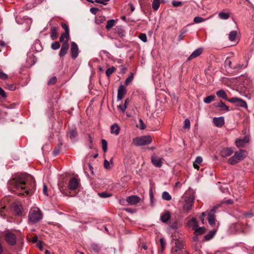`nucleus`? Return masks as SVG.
Masks as SVG:
<instances>
[{"mask_svg": "<svg viewBox=\"0 0 254 254\" xmlns=\"http://www.w3.org/2000/svg\"><path fill=\"white\" fill-rule=\"evenodd\" d=\"M10 185L16 189L15 192L19 195H23L24 193L29 194V191L25 187V181L22 178H14L10 181Z\"/></svg>", "mask_w": 254, "mask_h": 254, "instance_id": "obj_1", "label": "nucleus"}, {"mask_svg": "<svg viewBox=\"0 0 254 254\" xmlns=\"http://www.w3.org/2000/svg\"><path fill=\"white\" fill-rule=\"evenodd\" d=\"M247 155L245 150H240L235 152L234 155L228 160V163L231 165H235L243 160Z\"/></svg>", "mask_w": 254, "mask_h": 254, "instance_id": "obj_2", "label": "nucleus"}, {"mask_svg": "<svg viewBox=\"0 0 254 254\" xmlns=\"http://www.w3.org/2000/svg\"><path fill=\"white\" fill-rule=\"evenodd\" d=\"M42 213L38 208H35L30 210L28 214V220L31 224L39 222L42 218Z\"/></svg>", "mask_w": 254, "mask_h": 254, "instance_id": "obj_3", "label": "nucleus"}, {"mask_svg": "<svg viewBox=\"0 0 254 254\" xmlns=\"http://www.w3.org/2000/svg\"><path fill=\"white\" fill-rule=\"evenodd\" d=\"M152 141V138L150 135H144L137 137L133 139V143L136 146L146 145L150 144Z\"/></svg>", "mask_w": 254, "mask_h": 254, "instance_id": "obj_4", "label": "nucleus"}, {"mask_svg": "<svg viewBox=\"0 0 254 254\" xmlns=\"http://www.w3.org/2000/svg\"><path fill=\"white\" fill-rule=\"evenodd\" d=\"M183 198L184 199L183 209L189 211L193 205V200L194 199V196L192 195L186 193L183 196Z\"/></svg>", "mask_w": 254, "mask_h": 254, "instance_id": "obj_5", "label": "nucleus"}, {"mask_svg": "<svg viewBox=\"0 0 254 254\" xmlns=\"http://www.w3.org/2000/svg\"><path fill=\"white\" fill-rule=\"evenodd\" d=\"M228 101L232 104H234L235 105L243 107L245 109L248 108V105L245 101L242 100L241 99L238 98L237 97H233L228 100Z\"/></svg>", "mask_w": 254, "mask_h": 254, "instance_id": "obj_6", "label": "nucleus"}, {"mask_svg": "<svg viewBox=\"0 0 254 254\" xmlns=\"http://www.w3.org/2000/svg\"><path fill=\"white\" fill-rule=\"evenodd\" d=\"M163 160V158L159 157L155 154L151 156V162L156 167L160 168L162 165Z\"/></svg>", "mask_w": 254, "mask_h": 254, "instance_id": "obj_7", "label": "nucleus"}, {"mask_svg": "<svg viewBox=\"0 0 254 254\" xmlns=\"http://www.w3.org/2000/svg\"><path fill=\"white\" fill-rule=\"evenodd\" d=\"M5 239L9 245L13 246L16 244V237L13 233H7L5 235Z\"/></svg>", "mask_w": 254, "mask_h": 254, "instance_id": "obj_8", "label": "nucleus"}, {"mask_svg": "<svg viewBox=\"0 0 254 254\" xmlns=\"http://www.w3.org/2000/svg\"><path fill=\"white\" fill-rule=\"evenodd\" d=\"M219 206H215L211 209V210L209 212L208 215V221L209 223L211 225H213L215 224V216L214 214L215 213V210Z\"/></svg>", "mask_w": 254, "mask_h": 254, "instance_id": "obj_9", "label": "nucleus"}, {"mask_svg": "<svg viewBox=\"0 0 254 254\" xmlns=\"http://www.w3.org/2000/svg\"><path fill=\"white\" fill-rule=\"evenodd\" d=\"M70 52L71 57L73 59H76L78 55V47L77 45L74 42L71 43Z\"/></svg>", "mask_w": 254, "mask_h": 254, "instance_id": "obj_10", "label": "nucleus"}, {"mask_svg": "<svg viewBox=\"0 0 254 254\" xmlns=\"http://www.w3.org/2000/svg\"><path fill=\"white\" fill-rule=\"evenodd\" d=\"M78 186L79 182L76 179L72 178L70 179L68 185L69 190H75L78 187Z\"/></svg>", "mask_w": 254, "mask_h": 254, "instance_id": "obj_11", "label": "nucleus"}, {"mask_svg": "<svg viewBox=\"0 0 254 254\" xmlns=\"http://www.w3.org/2000/svg\"><path fill=\"white\" fill-rule=\"evenodd\" d=\"M126 200L130 205H135L139 202L140 198L137 195H131L127 197Z\"/></svg>", "mask_w": 254, "mask_h": 254, "instance_id": "obj_12", "label": "nucleus"}, {"mask_svg": "<svg viewBox=\"0 0 254 254\" xmlns=\"http://www.w3.org/2000/svg\"><path fill=\"white\" fill-rule=\"evenodd\" d=\"M69 49V44L67 42H64L62 44L60 51L59 52V56L60 57H64L66 54Z\"/></svg>", "mask_w": 254, "mask_h": 254, "instance_id": "obj_13", "label": "nucleus"}, {"mask_svg": "<svg viewBox=\"0 0 254 254\" xmlns=\"http://www.w3.org/2000/svg\"><path fill=\"white\" fill-rule=\"evenodd\" d=\"M249 141V138L248 136L244 137V138H237L235 141L236 145L238 147H243L245 144Z\"/></svg>", "mask_w": 254, "mask_h": 254, "instance_id": "obj_14", "label": "nucleus"}, {"mask_svg": "<svg viewBox=\"0 0 254 254\" xmlns=\"http://www.w3.org/2000/svg\"><path fill=\"white\" fill-rule=\"evenodd\" d=\"M213 122L216 127H221L224 124V118L223 117H215L213 119Z\"/></svg>", "mask_w": 254, "mask_h": 254, "instance_id": "obj_15", "label": "nucleus"}, {"mask_svg": "<svg viewBox=\"0 0 254 254\" xmlns=\"http://www.w3.org/2000/svg\"><path fill=\"white\" fill-rule=\"evenodd\" d=\"M233 152V150L232 148H223L220 152V155L222 157H227L228 156H230L232 154Z\"/></svg>", "mask_w": 254, "mask_h": 254, "instance_id": "obj_16", "label": "nucleus"}, {"mask_svg": "<svg viewBox=\"0 0 254 254\" xmlns=\"http://www.w3.org/2000/svg\"><path fill=\"white\" fill-rule=\"evenodd\" d=\"M126 93V91L123 85H121L119 86L118 90V95H117V99L118 100H122L124 97Z\"/></svg>", "mask_w": 254, "mask_h": 254, "instance_id": "obj_17", "label": "nucleus"}, {"mask_svg": "<svg viewBox=\"0 0 254 254\" xmlns=\"http://www.w3.org/2000/svg\"><path fill=\"white\" fill-rule=\"evenodd\" d=\"M202 52V49L198 48L196 49L188 58V61H190L197 57H198Z\"/></svg>", "mask_w": 254, "mask_h": 254, "instance_id": "obj_18", "label": "nucleus"}, {"mask_svg": "<svg viewBox=\"0 0 254 254\" xmlns=\"http://www.w3.org/2000/svg\"><path fill=\"white\" fill-rule=\"evenodd\" d=\"M216 107L220 108L221 110L228 112L229 111V107L222 101H220L214 104Z\"/></svg>", "mask_w": 254, "mask_h": 254, "instance_id": "obj_19", "label": "nucleus"}, {"mask_svg": "<svg viewBox=\"0 0 254 254\" xmlns=\"http://www.w3.org/2000/svg\"><path fill=\"white\" fill-rule=\"evenodd\" d=\"M120 128L117 124H114L111 126V133L117 135L119 134Z\"/></svg>", "mask_w": 254, "mask_h": 254, "instance_id": "obj_20", "label": "nucleus"}, {"mask_svg": "<svg viewBox=\"0 0 254 254\" xmlns=\"http://www.w3.org/2000/svg\"><path fill=\"white\" fill-rule=\"evenodd\" d=\"M188 225L191 227L193 230L198 226L196 219L195 218H192L189 220L188 222Z\"/></svg>", "mask_w": 254, "mask_h": 254, "instance_id": "obj_21", "label": "nucleus"}, {"mask_svg": "<svg viewBox=\"0 0 254 254\" xmlns=\"http://www.w3.org/2000/svg\"><path fill=\"white\" fill-rule=\"evenodd\" d=\"M216 95L218 97L221 98L222 99H223L226 100L228 101V100L229 99L227 98V96L224 90H218V91L216 92Z\"/></svg>", "mask_w": 254, "mask_h": 254, "instance_id": "obj_22", "label": "nucleus"}, {"mask_svg": "<svg viewBox=\"0 0 254 254\" xmlns=\"http://www.w3.org/2000/svg\"><path fill=\"white\" fill-rule=\"evenodd\" d=\"M171 215L169 212H166L161 215L160 219L163 223H166L170 218Z\"/></svg>", "mask_w": 254, "mask_h": 254, "instance_id": "obj_23", "label": "nucleus"}, {"mask_svg": "<svg viewBox=\"0 0 254 254\" xmlns=\"http://www.w3.org/2000/svg\"><path fill=\"white\" fill-rule=\"evenodd\" d=\"M69 39V33H68L67 35H66V32H65L64 33L62 34V35L60 37V41L61 42L64 43V42H67Z\"/></svg>", "mask_w": 254, "mask_h": 254, "instance_id": "obj_24", "label": "nucleus"}, {"mask_svg": "<svg viewBox=\"0 0 254 254\" xmlns=\"http://www.w3.org/2000/svg\"><path fill=\"white\" fill-rule=\"evenodd\" d=\"M175 251H178L183 248V243L179 240H175Z\"/></svg>", "mask_w": 254, "mask_h": 254, "instance_id": "obj_25", "label": "nucleus"}, {"mask_svg": "<svg viewBox=\"0 0 254 254\" xmlns=\"http://www.w3.org/2000/svg\"><path fill=\"white\" fill-rule=\"evenodd\" d=\"M205 232V229L203 227H199L198 226L194 230V235H199L203 234Z\"/></svg>", "mask_w": 254, "mask_h": 254, "instance_id": "obj_26", "label": "nucleus"}, {"mask_svg": "<svg viewBox=\"0 0 254 254\" xmlns=\"http://www.w3.org/2000/svg\"><path fill=\"white\" fill-rule=\"evenodd\" d=\"M68 136L71 140H73L77 136L76 131L74 129H70L68 133Z\"/></svg>", "mask_w": 254, "mask_h": 254, "instance_id": "obj_27", "label": "nucleus"}, {"mask_svg": "<svg viewBox=\"0 0 254 254\" xmlns=\"http://www.w3.org/2000/svg\"><path fill=\"white\" fill-rule=\"evenodd\" d=\"M218 16L222 19L226 20L228 19L230 17V13L220 12L218 13Z\"/></svg>", "mask_w": 254, "mask_h": 254, "instance_id": "obj_28", "label": "nucleus"}, {"mask_svg": "<svg viewBox=\"0 0 254 254\" xmlns=\"http://www.w3.org/2000/svg\"><path fill=\"white\" fill-rule=\"evenodd\" d=\"M98 195L101 198H107V197H109L111 196H112V194L110 193V192H107V191H103V192H99L98 193Z\"/></svg>", "mask_w": 254, "mask_h": 254, "instance_id": "obj_29", "label": "nucleus"}, {"mask_svg": "<svg viewBox=\"0 0 254 254\" xmlns=\"http://www.w3.org/2000/svg\"><path fill=\"white\" fill-rule=\"evenodd\" d=\"M57 37V30L56 27H53L51 29V37L52 40H55Z\"/></svg>", "mask_w": 254, "mask_h": 254, "instance_id": "obj_30", "label": "nucleus"}, {"mask_svg": "<svg viewBox=\"0 0 254 254\" xmlns=\"http://www.w3.org/2000/svg\"><path fill=\"white\" fill-rule=\"evenodd\" d=\"M162 197L163 199L168 201L172 199L171 196L167 191H164L162 193Z\"/></svg>", "mask_w": 254, "mask_h": 254, "instance_id": "obj_31", "label": "nucleus"}, {"mask_svg": "<svg viewBox=\"0 0 254 254\" xmlns=\"http://www.w3.org/2000/svg\"><path fill=\"white\" fill-rule=\"evenodd\" d=\"M237 34V32L236 31L234 30L231 31L229 35V39L231 41H234L235 39Z\"/></svg>", "mask_w": 254, "mask_h": 254, "instance_id": "obj_32", "label": "nucleus"}, {"mask_svg": "<svg viewBox=\"0 0 254 254\" xmlns=\"http://www.w3.org/2000/svg\"><path fill=\"white\" fill-rule=\"evenodd\" d=\"M215 96L214 95H210L206 98H205L203 100L204 103L206 104H209L211 103L212 101L214 100Z\"/></svg>", "mask_w": 254, "mask_h": 254, "instance_id": "obj_33", "label": "nucleus"}, {"mask_svg": "<svg viewBox=\"0 0 254 254\" xmlns=\"http://www.w3.org/2000/svg\"><path fill=\"white\" fill-rule=\"evenodd\" d=\"M160 6V0H153L152 8L154 10H157Z\"/></svg>", "mask_w": 254, "mask_h": 254, "instance_id": "obj_34", "label": "nucleus"}, {"mask_svg": "<svg viewBox=\"0 0 254 254\" xmlns=\"http://www.w3.org/2000/svg\"><path fill=\"white\" fill-rule=\"evenodd\" d=\"M14 211L16 213L17 215H20L22 213V208L21 207L17 204H15L14 206Z\"/></svg>", "mask_w": 254, "mask_h": 254, "instance_id": "obj_35", "label": "nucleus"}, {"mask_svg": "<svg viewBox=\"0 0 254 254\" xmlns=\"http://www.w3.org/2000/svg\"><path fill=\"white\" fill-rule=\"evenodd\" d=\"M116 70V68L114 66H112L110 68H108L106 71V74L108 77L110 76V75Z\"/></svg>", "mask_w": 254, "mask_h": 254, "instance_id": "obj_36", "label": "nucleus"}, {"mask_svg": "<svg viewBox=\"0 0 254 254\" xmlns=\"http://www.w3.org/2000/svg\"><path fill=\"white\" fill-rule=\"evenodd\" d=\"M115 24V20L113 19L109 20L107 21V25L106 26V28L108 30L110 29Z\"/></svg>", "mask_w": 254, "mask_h": 254, "instance_id": "obj_37", "label": "nucleus"}, {"mask_svg": "<svg viewBox=\"0 0 254 254\" xmlns=\"http://www.w3.org/2000/svg\"><path fill=\"white\" fill-rule=\"evenodd\" d=\"M110 163L113 164L112 159L110 160L109 162L108 160H105L104 161V166L106 169H110L111 168Z\"/></svg>", "mask_w": 254, "mask_h": 254, "instance_id": "obj_38", "label": "nucleus"}, {"mask_svg": "<svg viewBox=\"0 0 254 254\" xmlns=\"http://www.w3.org/2000/svg\"><path fill=\"white\" fill-rule=\"evenodd\" d=\"M60 44L58 42H53L51 44V48L54 50H58L60 48Z\"/></svg>", "mask_w": 254, "mask_h": 254, "instance_id": "obj_39", "label": "nucleus"}, {"mask_svg": "<svg viewBox=\"0 0 254 254\" xmlns=\"http://www.w3.org/2000/svg\"><path fill=\"white\" fill-rule=\"evenodd\" d=\"M206 19L203 18L201 17L196 16L193 18V22L196 23H199L204 21Z\"/></svg>", "mask_w": 254, "mask_h": 254, "instance_id": "obj_40", "label": "nucleus"}, {"mask_svg": "<svg viewBox=\"0 0 254 254\" xmlns=\"http://www.w3.org/2000/svg\"><path fill=\"white\" fill-rule=\"evenodd\" d=\"M102 149L104 152L107 151V142L105 139H102Z\"/></svg>", "mask_w": 254, "mask_h": 254, "instance_id": "obj_41", "label": "nucleus"}, {"mask_svg": "<svg viewBox=\"0 0 254 254\" xmlns=\"http://www.w3.org/2000/svg\"><path fill=\"white\" fill-rule=\"evenodd\" d=\"M183 127L185 129L190 128V121L189 119H187L185 120Z\"/></svg>", "mask_w": 254, "mask_h": 254, "instance_id": "obj_42", "label": "nucleus"}, {"mask_svg": "<svg viewBox=\"0 0 254 254\" xmlns=\"http://www.w3.org/2000/svg\"><path fill=\"white\" fill-rule=\"evenodd\" d=\"M136 127L141 129H144L146 127V126L144 125L143 121L141 119L139 120V124L136 126Z\"/></svg>", "mask_w": 254, "mask_h": 254, "instance_id": "obj_43", "label": "nucleus"}, {"mask_svg": "<svg viewBox=\"0 0 254 254\" xmlns=\"http://www.w3.org/2000/svg\"><path fill=\"white\" fill-rule=\"evenodd\" d=\"M139 38L143 42H146L147 40L146 35L144 33L140 34L139 35Z\"/></svg>", "mask_w": 254, "mask_h": 254, "instance_id": "obj_44", "label": "nucleus"}, {"mask_svg": "<svg viewBox=\"0 0 254 254\" xmlns=\"http://www.w3.org/2000/svg\"><path fill=\"white\" fill-rule=\"evenodd\" d=\"M133 78V74L131 73V75L126 79V81H125L126 84L127 85L129 84L130 83H131L132 82Z\"/></svg>", "mask_w": 254, "mask_h": 254, "instance_id": "obj_45", "label": "nucleus"}, {"mask_svg": "<svg viewBox=\"0 0 254 254\" xmlns=\"http://www.w3.org/2000/svg\"><path fill=\"white\" fill-rule=\"evenodd\" d=\"M57 81V77L56 76L52 77L48 81V84H54Z\"/></svg>", "mask_w": 254, "mask_h": 254, "instance_id": "obj_46", "label": "nucleus"}, {"mask_svg": "<svg viewBox=\"0 0 254 254\" xmlns=\"http://www.w3.org/2000/svg\"><path fill=\"white\" fill-rule=\"evenodd\" d=\"M62 27L65 30V32H66V35H67L68 33H69L68 25L65 23H62Z\"/></svg>", "mask_w": 254, "mask_h": 254, "instance_id": "obj_47", "label": "nucleus"}, {"mask_svg": "<svg viewBox=\"0 0 254 254\" xmlns=\"http://www.w3.org/2000/svg\"><path fill=\"white\" fill-rule=\"evenodd\" d=\"M172 4L174 7H178L182 4V2L180 1H173Z\"/></svg>", "mask_w": 254, "mask_h": 254, "instance_id": "obj_48", "label": "nucleus"}, {"mask_svg": "<svg viewBox=\"0 0 254 254\" xmlns=\"http://www.w3.org/2000/svg\"><path fill=\"white\" fill-rule=\"evenodd\" d=\"M118 108L123 113H124L127 109L126 105H120L118 106Z\"/></svg>", "mask_w": 254, "mask_h": 254, "instance_id": "obj_49", "label": "nucleus"}, {"mask_svg": "<svg viewBox=\"0 0 254 254\" xmlns=\"http://www.w3.org/2000/svg\"><path fill=\"white\" fill-rule=\"evenodd\" d=\"M59 189L60 191L64 194L66 195H68V194L67 192L65 191V188H64V187L61 185H59Z\"/></svg>", "mask_w": 254, "mask_h": 254, "instance_id": "obj_50", "label": "nucleus"}, {"mask_svg": "<svg viewBox=\"0 0 254 254\" xmlns=\"http://www.w3.org/2000/svg\"><path fill=\"white\" fill-rule=\"evenodd\" d=\"M92 248L94 251L97 252H99L100 250V247L97 244H93L92 245Z\"/></svg>", "mask_w": 254, "mask_h": 254, "instance_id": "obj_51", "label": "nucleus"}, {"mask_svg": "<svg viewBox=\"0 0 254 254\" xmlns=\"http://www.w3.org/2000/svg\"><path fill=\"white\" fill-rule=\"evenodd\" d=\"M99 11V9L96 7H92L90 9V11L94 14H96Z\"/></svg>", "mask_w": 254, "mask_h": 254, "instance_id": "obj_52", "label": "nucleus"}, {"mask_svg": "<svg viewBox=\"0 0 254 254\" xmlns=\"http://www.w3.org/2000/svg\"><path fill=\"white\" fill-rule=\"evenodd\" d=\"M214 234H215V232H211V233L209 234L208 235L205 236L204 238L206 240H209L213 237Z\"/></svg>", "mask_w": 254, "mask_h": 254, "instance_id": "obj_53", "label": "nucleus"}, {"mask_svg": "<svg viewBox=\"0 0 254 254\" xmlns=\"http://www.w3.org/2000/svg\"><path fill=\"white\" fill-rule=\"evenodd\" d=\"M202 161V158L200 156H197L195 160L194 163L200 164Z\"/></svg>", "mask_w": 254, "mask_h": 254, "instance_id": "obj_54", "label": "nucleus"}, {"mask_svg": "<svg viewBox=\"0 0 254 254\" xmlns=\"http://www.w3.org/2000/svg\"><path fill=\"white\" fill-rule=\"evenodd\" d=\"M7 77L8 76L7 74L0 71V78L2 79H6V78H7Z\"/></svg>", "mask_w": 254, "mask_h": 254, "instance_id": "obj_55", "label": "nucleus"}, {"mask_svg": "<svg viewBox=\"0 0 254 254\" xmlns=\"http://www.w3.org/2000/svg\"><path fill=\"white\" fill-rule=\"evenodd\" d=\"M43 193L46 196H48V188L46 186V185H43Z\"/></svg>", "mask_w": 254, "mask_h": 254, "instance_id": "obj_56", "label": "nucleus"}, {"mask_svg": "<svg viewBox=\"0 0 254 254\" xmlns=\"http://www.w3.org/2000/svg\"><path fill=\"white\" fill-rule=\"evenodd\" d=\"M247 66V64H246V65H244V64H238V65H237L235 67H234V69H236V68H244L245 67H246Z\"/></svg>", "mask_w": 254, "mask_h": 254, "instance_id": "obj_57", "label": "nucleus"}, {"mask_svg": "<svg viewBox=\"0 0 254 254\" xmlns=\"http://www.w3.org/2000/svg\"><path fill=\"white\" fill-rule=\"evenodd\" d=\"M170 227L172 229H176L178 227V224L176 222H173L170 224Z\"/></svg>", "mask_w": 254, "mask_h": 254, "instance_id": "obj_58", "label": "nucleus"}, {"mask_svg": "<svg viewBox=\"0 0 254 254\" xmlns=\"http://www.w3.org/2000/svg\"><path fill=\"white\" fill-rule=\"evenodd\" d=\"M225 64L228 65L229 67H230V68H232V67H231L232 62L229 58L226 59V60L225 61Z\"/></svg>", "mask_w": 254, "mask_h": 254, "instance_id": "obj_59", "label": "nucleus"}, {"mask_svg": "<svg viewBox=\"0 0 254 254\" xmlns=\"http://www.w3.org/2000/svg\"><path fill=\"white\" fill-rule=\"evenodd\" d=\"M160 244H161V247H162V251H163V249L165 248V241H164V239L163 238H161L160 239Z\"/></svg>", "mask_w": 254, "mask_h": 254, "instance_id": "obj_60", "label": "nucleus"}, {"mask_svg": "<svg viewBox=\"0 0 254 254\" xmlns=\"http://www.w3.org/2000/svg\"><path fill=\"white\" fill-rule=\"evenodd\" d=\"M109 0H96V2L105 5L106 4L107 2Z\"/></svg>", "mask_w": 254, "mask_h": 254, "instance_id": "obj_61", "label": "nucleus"}, {"mask_svg": "<svg viewBox=\"0 0 254 254\" xmlns=\"http://www.w3.org/2000/svg\"><path fill=\"white\" fill-rule=\"evenodd\" d=\"M0 95L2 97H6V94H5V93L4 91L1 87H0Z\"/></svg>", "mask_w": 254, "mask_h": 254, "instance_id": "obj_62", "label": "nucleus"}, {"mask_svg": "<svg viewBox=\"0 0 254 254\" xmlns=\"http://www.w3.org/2000/svg\"><path fill=\"white\" fill-rule=\"evenodd\" d=\"M149 196H150V198L151 202L153 203V199L154 197H153V192H152V190H149Z\"/></svg>", "mask_w": 254, "mask_h": 254, "instance_id": "obj_63", "label": "nucleus"}, {"mask_svg": "<svg viewBox=\"0 0 254 254\" xmlns=\"http://www.w3.org/2000/svg\"><path fill=\"white\" fill-rule=\"evenodd\" d=\"M60 153V150L57 149H55L54 151H53V154H54V156H57V155L59 154V153Z\"/></svg>", "mask_w": 254, "mask_h": 254, "instance_id": "obj_64", "label": "nucleus"}]
</instances>
